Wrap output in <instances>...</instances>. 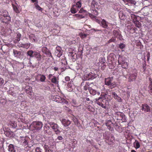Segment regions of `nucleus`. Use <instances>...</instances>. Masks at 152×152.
Segmentation results:
<instances>
[{
  "label": "nucleus",
  "instance_id": "052dcab7",
  "mask_svg": "<svg viewBox=\"0 0 152 152\" xmlns=\"http://www.w3.org/2000/svg\"><path fill=\"white\" fill-rule=\"evenodd\" d=\"M94 10V14L96 15H98L99 13L98 12V11L96 9H95V10Z\"/></svg>",
  "mask_w": 152,
  "mask_h": 152
},
{
  "label": "nucleus",
  "instance_id": "0e129e2a",
  "mask_svg": "<svg viewBox=\"0 0 152 152\" xmlns=\"http://www.w3.org/2000/svg\"><path fill=\"white\" fill-rule=\"evenodd\" d=\"M20 141H24L25 140H26L27 139L24 137H20Z\"/></svg>",
  "mask_w": 152,
  "mask_h": 152
},
{
  "label": "nucleus",
  "instance_id": "c9c22d12",
  "mask_svg": "<svg viewBox=\"0 0 152 152\" xmlns=\"http://www.w3.org/2000/svg\"><path fill=\"white\" fill-rule=\"evenodd\" d=\"M97 2H95L94 4H92L91 6L92 8H94V10H95V9H98L99 7L98 5H97Z\"/></svg>",
  "mask_w": 152,
  "mask_h": 152
},
{
  "label": "nucleus",
  "instance_id": "f03ea898",
  "mask_svg": "<svg viewBox=\"0 0 152 152\" xmlns=\"http://www.w3.org/2000/svg\"><path fill=\"white\" fill-rule=\"evenodd\" d=\"M0 20L3 23H9L11 21V17L8 12L3 10L0 11Z\"/></svg>",
  "mask_w": 152,
  "mask_h": 152
},
{
  "label": "nucleus",
  "instance_id": "cd10ccee",
  "mask_svg": "<svg viewBox=\"0 0 152 152\" xmlns=\"http://www.w3.org/2000/svg\"><path fill=\"white\" fill-rule=\"evenodd\" d=\"M89 91L90 94L93 95H95L96 93H97L98 95H99L100 94L99 92H97L96 91V90L93 89L91 88L89 89Z\"/></svg>",
  "mask_w": 152,
  "mask_h": 152
},
{
  "label": "nucleus",
  "instance_id": "864d4df0",
  "mask_svg": "<svg viewBox=\"0 0 152 152\" xmlns=\"http://www.w3.org/2000/svg\"><path fill=\"white\" fill-rule=\"evenodd\" d=\"M131 17L132 19L134 20V19H136V16L133 14H130Z\"/></svg>",
  "mask_w": 152,
  "mask_h": 152
},
{
  "label": "nucleus",
  "instance_id": "3c124183",
  "mask_svg": "<svg viewBox=\"0 0 152 152\" xmlns=\"http://www.w3.org/2000/svg\"><path fill=\"white\" fill-rule=\"evenodd\" d=\"M42 149L39 147H37L36 148L35 150V152H42Z\"/></svg>",
  "mask_w": 152,
  "mask_h": 152
},
{
  "label": "nucleus",
  "instance_id": "4468645a",
  "mask_svg": "<svg viewBox=\"0 0 152 152\" xmlns=\"http://www.w3.org/2000/svg\"><path fill=\"white\" fill-rule=\"evenodd\" d=\"M98 76L97 74L91 72L84 75V78L86 80H92L96 78Z\"/></svg>",
  "mask_w": 152,
  "mask_h": 152
},
{
  "label": "nucleus",
  "instance_id": "473e14b6",
  "mask_svg": "<svg viewBox=\"0 0 152 152\" xmlns=\"http://www.w3.org/2000/svg\"><path fill=\"white\" fill-rule=\"evenodd\" d=\"M148 21L149 20L148 19L147 17L146 16L144 15V17H143V22H144L145 24L143 23V25L146 26L147 25V24L146 22H148Z\"/></svg>",
  "mask_w": 152,
  "mask_h": 152
},
{
  "label": "nucleus",
  "instance_id": "a18cd8bd",
  "mask_svg": "<svg viewBox=\"0 0 152 152\" xmlns=\"http://www.w3.org/2000/svg\"><path fill=\"white\" fill-rule=\"evenodd\" d=\"M67 66L64 65L63 67H61L60 68V70L61 72H62L64 71L67 69Z\"/></svg>",
  "mask_w": 152,
  "mask_h": 152
},
{
  "label": "nucleus",
  "instance_id": "4d7b16f0",
  "mask_svg": "<svg viewBox=\"0 0 152 152\" xmlns=\"http://www.w3.org/2000/svg\"><path fill=\"white\" fill-rule=\"evenodd\" d=\"M115 99L118 102H121L122 101V99L119 96L118 97H117V99Z\"/></svg>",
  "mask_w": 152,
  "mask_h": 152
},
{
  "label": "nucleus",
  "instance_id": "f704fd0d",
  "mask_svg": "<svg viewBox=\"0 0 152 152\" xmlns=\"http://www.w3.org/2000/svg\"><path fill=\"white\" fill-rule=\"evenodd\" d=\"M21 37V35L20 33H18L17 34V40H15L14 41V42L15 43H16L17 42H18L20 40V39Z\"/></svg>",
  "mask_w": 152,
  "mask_h": 152
},
{
  "label": "nucleus",
  "instance_id": "f257e3e1",
  "mask_svg": "<svg viewBox=\"0 0 152 152\" xmlns=\"http://www.w3.org/2000/svg\"><path fill=\"white\" fill-rule=\"evenodd\" d=\"M111 99L110 95L106 93H102L100 97L98 99H96V103L103 108L106 109L109 105V101H110Z\"/></svg>",
  "mask_w": 152,
  "mask_h": 152
},
{
  "label": "nucleus",
  "instance_id": "49530a36",
  "mask_svg": "<svg viewBox=\"0 0 152 152\" xmlns=\"http://www.w3.org/2000/svg\"><path fill=\"white\" fill-rule=\"evenodd\" d=\"M111 94L112 96L113 97L114 99H117V97H118L117 94L114 92H112Z\"/></svg>",
  "mask_w": 152,
  "mask_h": 152
},
{
  "label": "nucleus",
  "instance_id": "b1692460",
  "mask_svg": "<svg viewBox=\"0 0 152 152\" xmlns=\"http://www.w3.org/2000/svg\"><path fill=\"white\" fill-rule=\"evenodd\" d=\"M72 120H73L75 124L78 127L81 126L80 123L79 122L77 118L75 116H73L72 118Z\"/></svg>",
  "mask_w": 152,
  "mask_h": 152
},
{
  "label": "nucleus",
  "instance_id": "c03bdc74",
  "mask_svg": "<svg viewBox=\"0 0 152 152\" xmlns=\"http://www.w3.org/2000/svg\"><path fill=\"white\" fill-rule=\"evenodd\" d=\"M115 38L116 37H113L112 38L109 40L108 43H110L112 42H115L116 41Z\"/></svg>",
  "mask_w": 152,
  "mask_h": 152
},
{
  "label": "nucleus",
  "instance_id": "9d476101",
  "mask_svg": "<svg viewBox=\"0 0 152 152\" xmlns=\"http://www.w3.org/2000/svg\"><path fill=\"white\" fill-rule=\"evenodd\" d=\"M125 57L121 56H119L118 62L119 64L122 65L123 68L126 69L127 67V64L125 62Z\"/></svg>",
  "mask_w": 152,
  "mask_h": 152
},
{
  "label": "nucleus",
  "instance_id": "c85d7f7f",
  "mask_svg": "<svg viewBox=\"0 0 152 152\" xmlns=\"http://www.w3.org/2000/svg\"><path fill=\"white\" fill-rule=\"evenodd\" d=\"M86 108L88 109V111L91 112H93L94 111L95 109L94 108L91 106L87 104V106H86Z\"/></svg>",
  "mask_w": 152,
  "mask_h": 152
},
{
  "label": "nucleus",
  "instance_id": "338daca9",
  "mask_svg": "<svg viewBox=\"0 0 152 152\" xmlns=\"http://www.w3.org/2000/svg\"><path fill=\"white\" fill-rule=\"evenodd\" d=\"M23 44H22V43H19L18 45V46L19 47V48H20V47H22V48H23Z\"/></svg>",
  "mask_w": 152,
  "mask_h": 152
},
{
  "label": "nucleus",
  "instance_id": "e433bc0d",
  "mask_svg": "<svg viewBox=\"0 0 152 152\" xmlns=\"http://www.w3.org/2000/svg\"><path fill=\"white\" fill-rule=\"evenodd\" d=\"M12 6L14 11L17 13H19V11L17 7L15 5L13 4H12Z\"/></svg>",
  "mask_w": 152,
  "mask_h": 152
},
{
  "label": "nucleus",
  "instance_id": "dca6fc26",
  "mask_svg": "<svg viewBox=\"0 0 152 152\" xmlns=\"http://www.w3.org/2000/svg\"><path fill=\"white\" fill-rule=\"evenodd\" d=\"M105 125L111 131L113 130L114 125L111 120H107L105 122Z\"/></svg>",
  "mask_w": 152,
  "mask_h": 152
},
{
  "label": "nucleus",
  "instance_id": "2eb2a0df",
  "mask_svg": "<svg viewBox=\"0 0 152 152\" xmlns=\"http://www.w3.org/2000/svg\"><path fill=\"white\" fill-rule=\"evenodd\" d=\"M42 52L46 55L48 57H52L51 53L50 51L46 47H43L42 48Z\"/></svg>",
  "mask_w": 152,
  "mask_h": 152
},
{
  "label": "nucleus",
  "instance_id": "bf43d9fd",
  "mask_svg": "<svg viewBox=\"0 0 152 152\" xmlns=\"http://www.w3.org/2000/svg\"><path fill=\"white\" fill-rule=\"evenodd\" d=\"M145 57H146L147 58V60L148 61L149 60L150 57V54L148 52V53L146 55V56L145 57Z\"/></svg>",
  "mask_w": 152,
  "mask_h": 152
},
{
  "label": "nucleus",
  "instance_id": "7c9ffc66",
  "mask_svg": "<svg viewBox=\"0 0 152 152\" xmlns=\"http://www.w3.org/2000/svg\"><path fill=\"white\" fill-rule=\"evenodd\" d=\"M134 147L136 148H138L140 147V144L138 141L135 140L133 143Z\"/></svg>",
  "mask_w": 152,
  "mask_h": 152
},
{
  "label": "nucleus",
  "instance_id": "ea45409f",
  "mask_svg": "<svg viewBox=\"0 0 152 152\" xmlns=\"http://www.w3.org/2000/svg\"><path fill=\"white\" fill-rule=\"evenodd\" d=\"M31 44L30 43H28L23 44V48H25L26 49L28 48L30 46Z\"/></svg>",
  "mask_w": 152,
  "mask_h": 152
},
{
  "label": "nucleus",
  "instance_id": "5fc2aeb1",
  "mask_svg": "<svg viewBox=\"0 0 152 152\" xmlns=\"http://www.w3.org/2000/svg\"><path fill=\"white\" fill-rule=\"evenodd\" d=\"M57 50L59 52V53L57 55V56L58 57H60L62 55V53L60 49L59 50Z\"/></svg>",
  "mask_w": 152,
  "mask_h": 152
},
{
  "label": "nucleus",
  "instance_id": "e2e57ef3",
  "mask_svg": "<svg viewBox=\"0 0 152 152\" xmlns=\"http://www.w3.org/2000/svg\"><path fill=\"white\" fill-rule=\"evenodd\" d=\"M68 86L69 87H70V89L69 90V91H72L73 90V88H72V86H70L69 84H68Z\"/></svg>",
  "mask_w": 152,
  "mask_h": 152
},
{
  "label": "nucleus",
  "instance_id": "aec40b11",
  "mask_svg": "<svg viewBox=\"0 0 152 152\" xmlns=\"http://www.w3.org/2000/svg\"><path fill=\"white\" fill-rule=\"evenodd\" d=\"M13 53L14 56L15 57L20 58L21 57V55L22 53L21 51H18L15 50H13Z\"/></svg>",
  "mask_w": 152,
  "mask_h": 152
},
{
  "label": "nucleus",
  "instance_id": "de8ad7c7",
  "mask_svg": "<svg viewBox=\"0 0 152 152\" xmlns=\"http://www.w3.org/2000/svg\"><path fill=\"white\" fill-rule=\"evenodd\" d=\"M111 94L112 96L113 97L114 99H117V97H118L117 94L114 92H112Z\"/></svg>",
  "mask_w": 152,
  "mask_h": 152
},
{
  "label": "nucleus",
  "instance_id": "c756f323",
  "mask_svg": "<svg viewBox=\"0 0 152 152\" xmlns=\"http://www.w3.org/2000/svg\"><path fill=\"white\" fill-rule=\"evenodd\" d=\"M34 51L32 50H29L27 52V53L28 55L30 57H33V55L34 54Z\"/></svg>",
  "mask_w": 152,
  "mask_h": 152
},
{
  "label": "nucleus",
  "instance_id": "423d86ee",
  "mask_svg": "<svg viewBox=\"0 0 152 152\" xmlns=\"http://www.w3.org/2000/svg\"><path fill=\"white\" fill-rule=\"evenodd\" d=\"M143 110H144L146 119H149L151 117V113L150 112V107L146 104H143Z\"/></svg>",
  "mask_w": 152,
  "mask_h": 152
},
{
  "label": "nucleus",
  "instance_id": "bb28decb",
  "mask_svg": "<svg viewBox=\"0 0 152 152\" xmlns=\"http://www.w3.org/2000/svg\"><path fill=\"white\" fill-rule=\"evenodd\" d=\"M8 150L9 152H15L16 151L14 145L12 144H10L9 145L8 147Z\"/></svg>",
  "mask_w": 152,
  "mask_h": 152
},
{
  "label": "nucleus",
  "instance_id": "680f3d73",
  "mask_svg": "<svg viewBox=\"0 0 152 152\" xmlns=\"http://www.w3.org/2000/svg\"><path fill=\"white\" fill-rule=\"evenodd\" d=\"M52 69H54L55 71H56L58 70V68L56 67H53V66H52Z\"/></svg>",
  "mask_w": 152,
  "mask_h": 152
},
{
  "label": "nucleus",
  "instance_id": "ddd939ff",
  "mask_svg": "<svg viewBox=\"0 0 152 152\" xmlns=\"http://www.w3.org/2000/svg\"><path fill=\"white\" fill-rule=\"evenodd\" d=\"M48 79L50 80L51 82L56 85L58 84V78L54 76L53 75L50 74L48 76Z\"/></svg>",
  "mask_w": 152,
  "mask_h": 152
},
{
  "label": "nucleus",
  "instance_id": "58836bf2",
  "mask_svg": "<svg viewBox=\"0 0 152 152\" xmlns=\"http://www.w3.org/2000/svg\"><path fill=\"white\" fill-rule=\"evenodd\" d=\"M41 77L40 78V81L42 82H44L45 81L46 79V77L44 75H40Z\"/></svg>",
  "mask_w": 152,
  "mask_h": 152
},
{
  "label": "nucleus",
  "instance_id": "2f4dec72",
  "mask_svg": "<svg viewBox=\"0 0 152 152\" xmlns=\"http://www.w3.org/2000/svg\"><path fill=\"white\" fill-rule=\"evenodd\" d=\"M136 4V2L135 1L133 0H129L128 2V4L129 6H134Z\"/></svg>",
  "mask_w": 152,
  "mask_h": 152
},
{
  "label": "nucleus",
  "instance_id": "9b49d317",
  "mask_svg": "<svg viewBox=\"0 0 152 152\" xmlns=\"http://www.w3.org/2000/svg\"><path fill=\"white\" fill-rule=\"evenodd\" d=\"M137 72L136 70H134L132 73H130L128 75V80L129 82L134 81L137 77Z\"/></svg>",
  "mask_w": 152,
  "mask_h": 152
},
{
  "label": "nucleus",
  "instance_id": "a211bd4d",
  "mask_svg": "<svg viewBox=\"0 0 152 152\" xmlns=\"http://www.w3.org/2000/svg\"><path fill=\"white\" fill-rule=\"evenodd\" d=\"M33 57L36 58L38 61H40L42 60V55L36 51H34V53L33 55Z\"/></svg>",
  "mask_w": 152,
  "mask_h": 152
},
{
  "label": "nucleus",
  "instance_id": "603ef678",
  "mask_svg": "<svg viewBox=\"0 0 152 152\" xmlns=\"http://www.w3.org/2000/svg\"><path fill=\"white\" fill-rule=\"evenodd\" d=\"M63 139L62 137L61 136H59L56 139V141L57 142H59L58 141H57V140H61Z\"/></svg>",
  "mask_w": 152,
  "mask_h": 152
},
{
  "label": "nucleus",
  "instance_id": "37998d69",
  "mask_svg": "<svg viewBox=\"0 0 152 152\" xmlns=\"http://www.w3.org/2000/svg\"><path fill=\"white\" fill-rule=\"evenodd\" d=\"M61 64L62 65L66 66L67 65V62L66 60L62 59L61 60Z\"/></svg>",
  "mask_w": 152,
  "mask_h": 152
},
{
  "label": "nucleus",
  "instance_id": "1a4fd4ad",
  "mask_svg": "<svg viewBox=\"0 0 152 152\" xmlns=\"http://www.w3.org/2000/svg\"><path fill=\"white\" fill-rule=\"evenodd\" d=\"M32 126L33 127V130L39 131L42 127L43 124L42 122L40 121H33L31 124Z\"/></svg>",
  "mask_w": 152,
  "mask_h": 152
},
{
  "label": "nucleus",
  "instance_id": "a19ab883",
  "mask_svg": "<svg viewBox=\"0 0 152 152\" xmlns=\"http://www.w3.org/2000/svg\"><path fill=\"white\" fill-rule=\"evenodd\" d=\"M99 62L100 63L104 64L105 63V60L104 58H101L99 59Z\"/></svg>",
  "mask_w": 152,
  "mask_h": 152
},
{
  "label": "nucleus",
  "instance_id": "4c0bfd02",
  "mask_svg": "<svg viewBox=\"0 0 152 152\" xmlns=\"http://www.w3.org/2000/svg\"><path fill=\"white\" fill-rule=\"evenodd\" d=\"M21 145L24 146H26L28 144V142H27V140H25L24 141H21Z\"/></svg>",
  "mask_w": 152,
  "mask_h": 152
},
{
  "label": "nucleus",
  "instance_id": "774afa93",
  "mask_svg": "<svg viewBox=\"0 0 152 152\" xmlns=\"http://www.w3.org/2000/svg\"><path fill=\"white\" fill-rule=\"evenodd\" d=\"M84 11H85L83 9V8H81L79 11V12L80 13H82Z\"/></svg>",
  "mask_w": 152,
  "mask_h": 152
},
{
  "label": "nucleus",
  "instance_id": "13d9d810",
  "mask_svg": "<svg viewBox=\"0 0 152 152\" xmlns=\"http://www.w3.org/2000/svg\"><path fill=\"white\" fill-rule=\"evenodd\" d=\"M88 69V68H87L86 69L85 67H83L81 68V70L82 71H83L84 73H86L87 72V69Z\"/></svg>",
  "mask_w": 152,
  "mask_h": 152
},
{
  "label": "nucleus",
  "instance_id": "412c9836",
  "mask_svg": "<svg viewBox=\"0 0 152 152\" xmlns=\"http://www.w3.org/2000/svg\"><path fill=\"white\" fill-rule=\"evenodd\" d=\"M109 23L106 21L104 19H103L101 22V26L103 28H107Z\"/></svg>",
  "mask_w": 152,
  "mask_h": 152
},
{
  "label": "nucleus",
  "instance_id": "39448f33",
  "mask_svg": "<svg viewBox=\"0 0 152 152\" xmlns=\"http://www.w3.org/2000/svg\"><path fill=\"white\" fill-rule=\"evenodd\" d=\"M116 119L117 120H121L123 122H126V117L123 113L120 112H116L114 114Z\"/></svg>",
  "mask_w": 152,
  "mask_h": 152
},
{
  "label": "nucleus",
  "instance_id": "69168bd1",
  "mask_svg": "<svg viewBox=\"0 0 152 152\" xmlns=\"http://www.w3.org/2000/svg\"><path fill=\"white\" fill-rule=\"evenodd\" d=\"M65 79L66 81H69L70 80V77L69 76H66L65 77Z\"/></svg>",
  "mask_w": 152,
  "mask_h": 152
},
{
  "label": "nucleus",
  "instance_id": "6ab92c4d",
  "mask_svg": "<svg viewBox=\"0 0 152 152\" xmlns=\"http://www.w3.org/2000/svg\"><path fill=\"white\" fill-rule=\"evenodd\" d=\"M61 123L65 126H69L71 123V121L66 119H63L61 121Z\"/></svg>",
  "mask_w": 152,
  "mask_h": 152
},
{
  "label": "nucleus",
  "instance_id": "09e8293b",
  "mask_svg": "<svg viewBox=\"0 0 152 152\" xmlns=\"http://www.w3.org/2000/svg\"><path fill=\"white\" fill-rule=\"evenodd\" d=\"M35 7L36 9L40 11H42L43 10V9L41 7L39 6L37 4L35 5Z\"/></svg>",
  "mask_w": 152,
  "mask_h": 152
},
{
  "label": "nucleus",
  "instance_id": "79ce46f5",
  "mask_svg": "<svg viewBox=\"0 0 152 152\" xmlns=\"http://www.w3.org/2000/svg\"><path fill=\"white\" fill-rule=\"evenodd\" d=\"M89 84L87 83H86L85 86H84V89L85 91H86L88 89L89 90V89L90 88L89 87Z\"/></svg>",
  "mask_w": 152,
  "mask_h": 152
},
{
  "label": "nucleus",
  "instance_id": "20e7f679",
  "mask_svg": "<svg viewBox=\"0 0 152 152\" xmlns=\"http://www.w3.org/2000/svg\"><path fill=\"white\" fill-rule=\"evenodd\" d=\"M105 84L109 86V87L112 89L116 86L115 82L113 80V77L105 78L104 79Z\"/></svg>",
  "mask_w": 152,
  "mask_h": 152
},
{
  "label": "nucleus",
  "instance_id": "72a5a7b5",
  "mask_svg": "<svg viewBox=\"0 0 152 152\" xmlns=\"http://www.w3.org/2000/svg\"><path fill=\"white\" fill-rule=\"evenodd\" d=\"M73 16H75L78 19H80L84 18V16L81 14H75L73 15Z\"/></svg>",
  "mask_w": 152,
  "mask_h": 152
},
{
  "label": "nucleus",
  "instance_id": "f8f14e48",
  "mask_svg": "<svg viewBox=\"0 0 152 152\" xmlns=\"http://www.w3.org/2000/svg\"><path fill=\"white\" fill-rule=\"evenodd\" d=\"M60 95L61 97L57 96L55 97V100L56 102L66 104L68 102L66 101L65 99L64 98V97L65 98L64 94L61 93Z\"/></svg>",
  "mask_w": 152,
  "mask_h": 152
},
{
  "label": "nucleus",
  "instance_id": "7ed1b4c3",
  "mask_svg": "<svg viewBox=\"0 0 152 152\" xmlns=\"http://www.w3.org/2000/svg\"><path fill=\"white\" fill-rule=\"evenodd\" d=\"M75 1L76 4L73 5L70 9V11L72 14L76 13L82 6L81 0H75Z\"/></svg>",
  "mask_w": 152,
  "mask_h": 152
},
{
  "label": "nucleus",
  "instance_id": "8fccbe9b",
  "mask_svg": "<svg viewBox=\"0 0 152 152\" xmlns=\"http://www.w3.org/2000/svg\"><path fill=\"white\" fill-rule=\"evenodd\" d=\"M125 46V45L122 43H120L119 45V48L121 49L124 48Z\"/></svg>",
  "mask_w": 152,
  "mask_h": 152
},
{
  "label": "nucleus",
  "instance_id": "6e6552de",
  "mask_svg": "<svg viewBox=\"0 0 152 152\" xmlns=\"http://www.w3.org/2000/svg\"><path fill=\"white\" fill-rule=\"evenodd\" d=\"M105 142L108 145H111L114 141L115 138L112 134H106L104 137Z\"/></svg>",
  "mask_w": 152,
  "mask_h": 152
},
{
  "label": "nucleus",
  "instance_id": "393cba45",
  "mask_svg": "<svg viewBox=\"0 0 152 152\" xmlns=\"http://www.w3.org/2000/svg\"><path fill=\"white\" fill-rule=\"evenodd\" d=\"M26 93L29 95H31L32 91V88L29 86H26L25 88Z\"/></svg>",
  "mask_w": 152,
  "mask_h": 152
},
{
  "label": "nucleus",
  "instance_id": "a878e982",
  "mask_svg": "<svg viewBox=\"0 0 152 152\" xmlns=\"http://www.w3.org/2000/svg\"><path fill=\"white\" fill-rule=\"evenodd\" d=\"M119 17V18L121 20H124L126 18L125 15L124 14L122 11H120L118 13Z\"/></svg>",
  "mask_w": 152,
  "mask_h": 152
},
{
  "label": "nucleus",
  "instance_id": "f3484780",
  "mask_svg": "<svg viewBox=\"0 0 152 152\" xmlns=\"http://www.w3.org/2000/svg\"><path fill=\"white\" fill-rule=\"evenodd\" d=\"M113 34L114 37L117 38L118 39L121 40L122 39V36L119 30H114L113 31Z\"/></svg>",
  "mask_w": 152,
  "mask_h": 152
},
{
  "label": "nucleus",
  "instance_id": "5701e85b",
  "mask_svg": "<svg viewBox=\"0 0 152 152\" xmlns=\"http://www.w3.org/2000/svg\"><path fill=\"white\" fill-rule=\"evenodd\" d=\"M4 133L8 137L12 138L14 136V133L11 131H7L5 132Z\"/></svg>",
  "mask_w": 152,
  "mask_h": 152
},
{
  "label": "nucleus",
  "instance_id": "4be33fe9",
  "mask_svg": "<svg viewBox=\"0 0 152 152\" xmlns=\"http://www.w3.org/2000/svg\"><path fill=\"white\" fill-rule=\"evenodd\" d=\"M29 38L32 42H35L37 41V39L34 34H31L30 35Z\"/></svg>",
  "mask_w": 152,
  "mask_h": 152
},
{
  "label": "nucleus",
  "instance_id": "6e6d98bb",
  "mask_svg": "<svg viewBox=\"0 0 152 152\" xmlns=\"http://www.w3.org/2000/svg\"><path fill=\"white\" fill-rule=\"evenodd\" d=\"M80 37L82 39H83L87 37V34L84 33H82L80 35Z\"/></svg>",
  "mask_w": 152,
  "mask_h": 152
},
{
  "label": "nucleus",
  "instance_id": "0eeeda50",
  "mask_svg": "<svg viewBox=\"0 0 152 152\" xmlns=\"http://www.w3.org/2000/svg\"><path fill=\"white\" fill-rule=\"evenodd\" d=\"M48 124H49L51 128L55 132L56 134L57 135L60 134L61 132L59 130L60 127L58 125L50 121H48Z\"/></svg>",
  "mask_w": 152,
  "mask_h": 152
}]
</instances>
